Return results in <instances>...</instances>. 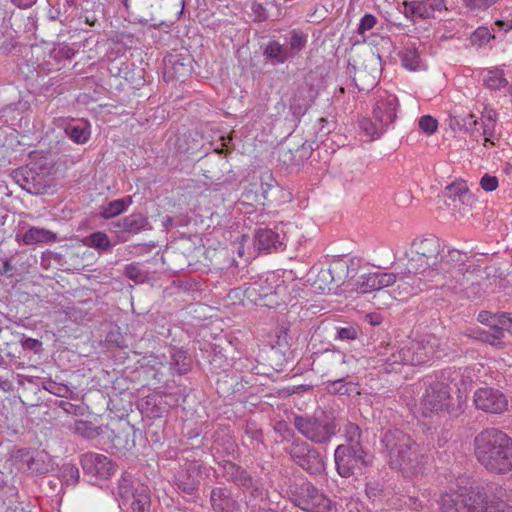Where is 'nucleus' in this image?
<instances>
[{
    "instance_id": "f257e3e1",
    "label": "nucleus",
    "mask_w": 512,
    "mask_h": 512,
    "mask_svg": "<svg viewBox=\"0 0 512 512\" xmlns=\"http://www.w3.org/2000/svg\"><path fill=\"white\" fill-rule=\"evenodd\" d=\"M381 443L391 469L406 478L423 474L429 461L428 451L408 433L398 428L389 429L383 433Z\"/></svg>"
},
{
    "instance_id": "f03ea898",
    "label": "nucleus",
    "mask_w": 512,
    "mask_h": 512,
    "mask_svg": "<svg viewBox=\"0 0 512 512\" xmlns=\"http://www.w3.org/2000/svg\"><path fill=\"white\" fill-rule=\"evenodd\" d=\"M474 455L487 471L507 474L512 471V438L497 428L479 432L473 442Z\"/></svg>"
},
{
    "instance_id": "7ed1b4c3",
    "label": "nucleus",
    "mask_w": 512,
    "mask_h": 512,
    "mask_svg": "<svg viewBox=\"0 0 512 512\" xmlns=\"http://www.w3.org/2000/svg\"><path fill=\"white\" fill-rule=\"evenodd\" d=\"M292 423L307 442L316 445H328L339 431L335 417L325 411L295 414Z\"/></svg>"
},
{
    "instance_id": "20e7f679",
    "label": "nucleus",
    "mask_w": 512,
    "mask_h": 512,
    "mask_svg": "<svg viewBox=\"0 0 512 512\" xmlns=\"http://www.w3.org/2000/svg\"><path fill=\"white\" fill-rule=\"evenodd\" d=\"M440 252L441 244L436 236L415 239L411 245L412 256L408 259L406 273L422 275L425 278L436 277Z\"/></svg>"
},
{
    "instance_id": "39448f33",
    "label": "nucleus",
    "mask_w": 512,
    "mask_h": 512,
    "mask_svg": "<svg viewBox=\"0 0 512 512\" xmlns=\"http://www.w3.org/2000/svg\"><path fill=\"white\" fill-rule=\"evenodd\" d=\"M398 98L384 91L378 95L373 108V120L364 118L359 122L360 130L370 140L378 139L394 124L397 118Z\"/></svg>"
},
{
    "instance_id": "423d86ee",
    "label": "nucleus",
    "mask_w": 512,
    "mask_h": 512,
    "mask_svg": "<svg viewBox=\"0 0 512 512\" xmlns=\"http://www.w3.org/2000/svg\"><path fill=\"white\" fill-rule=\"evenodd\" d=\"M465 398L458 395L454 400L450 395V388L443 382L432 383L427 389L422 400L425 411L432 413H447L452 417H458L465 411Z\"/></svg>"
},
{
    "instance_id": "0eeeda50",
    "label": "nucleus",
    "mask_w": 512,
    "mask_h": 512,
    "mask_svg": "<svg viewBox=\"0 0 512 512\" xmlns=\"http://www.w3.org/2000/svg\"><path fill=\"white\" fill-rule=\"evenodd\" d=\"M290 460L311 475H320L325 471L324 457L319 450L306 440H294L284 447Z\"/></svg>"
},
{
    "instance_id": "6e6552de",
    "label": "nucleus",
    "mask_w": 512,
    "mask_h": 512,
    "mask_svg": "<svg viewBox=\"0 0 512 512\" xmlns=\"http://www.w3.org/2000/svg\"><path fill=\"white\" fill-rule=\"evenodd\" d=\"M373 457L363 447L352 448L340 444L334 451V461L337 473L343 478H349L357 470L372 465Z\"/></svg>"
},
{
    "instance_id": "1a4fd4ad",
    "label": "nucleus",
    "mask_w": 512,
    "mask_h": 512,
    "mask_svg": "<svg viewBox=\"0 0 512 512\" xmlns=\"http://www.w3.org/2000/svg\"><path fill=\"white\" fill-rule=\"evenodd\" d=\"M349 267L343 261H336L329 267H312L308 274V282H311L315 292L329 293L344 283L348 276Z\"/></svg>"
},
{
    "instance_id": "9d476101",
    "label": "nucleus",
    "mask_w": 512,
    "mask_h": 512,
    "mask_svg": "<svg viewBox=\"0 0 512 512\" xmlns=\"http://www.w3.org/2000/svg\"><path fill=\"white\" fill-rule=\"evenodd\" d=\"M483 499V487L452 491L441 496L440 510L441 512H474Z\"/></svg>"
},
{
    "instance_id": "9b49d317",
    "label": "nucleus",
    "mask_w": 512,
    "mask_h": 512,
    "mask_svg": "<svg viewBox=\"0 0 512 512\" xmlns=\"http://www.w3.org/2000/svg\"><path fill=\"white\" fill-rule=\"evenodd\" d=\"M11 176L22 189L33 195L45 194L50 188L47 169L36 164L19 167L12 171Z\"/></svg>"
},
{
    "instance_id": "f8f14e48",
    "label": "nucleus",
    "mask_w": 512,
    "mask_h": 512,
    "mask_svg": "<svg viewBox=\"0 0 512 512\" xmlns=\"http://www.w3.org/2000/svg\"><path fill=\"white\" fill-rule=\"evenodd\" d=\"M292 500L296 506L308 512H330L332 501L310 482L296 487Z\"/></svg>"
},
{
    "instance_id": "ddd939ff",
    "label": "nucleus",
    "mask_w": 512,
    "mask_h": 512,
    "mask_svg": "<svg viewBox=\"0 0 512 512\" xmlns=\"http://www.w3.org/2000/svg\"><path fill=\"white\" fill-rule=\"evenodd\" d=\"M314 82V75L309 74L305 76L303 83L294 90L289 100V110L294 121H299L318 96V88Z\"/></svg>"
},
{
    "instance_id": "4468645a",
    "label": "nucleus",
    "mask_w": 512,
    "mask_h": 512,
    "mask_svg": "<svg viewBox=\"0 0 512 512\" xmlns=\"http://www.w3.org/2000/svg\"><path fill=\"white\" fill-rule=\"evenodd\" d=\"M351 360L352 356L348 357L341 351L325 350L313 360V365L318 371L323 372V376L348 377V364Z\"/></svg>"
},
{
    "instance_id": "2eb2a0df",
    "label": "nucleus",
    "mask_w": 512,
    "mask_h": 512,
    "mask_svg": "<svg viewBox=\"0 0 512 512\" xmlns=\"http://www.w3.org/2000/svg\"><path fill=\"white\" fill-rule=\"evenodd\" d=\"M113 231L118 234L121 242H126L131 236L153 229L149 219L141 212L132 213L112 223Z\"/></svg>"
},
{
    "instance_id": "dca6fc26",
    "label": "nucleus",
    "mask_w": 512,
    "mask_h": 512,
    "mask_svg": "<svg viewBox=\"0 0 512 512\" xmlns=\"http://www.w3.org/2000/svg\"><path fill=\"white\" fill-rule=\"evenodd\" d=\"M473 401L477 409L492 414H501L508 406L506 396L500 390L491 387L476 390Z\"/></svg>"
},
{
    "instance_id": "f3484780",
    "label": "nucleus",
    "mask_w": 512,
    "mask_h": 512,
    "mask_svg": "<svg viewBox=\"0 0 512 512\" xmlns=\"http://www.w3.org/2000/svg\"><path fill=\"white\" fill-rule=\"evenodd\" d=\"M480 273L479 266L470 265L464 268L454 269L447 274L443 273L441 276L430 278L436 282V285L446 288L454 293L464 291L466 284L471 280V276Z\"/></svg>"
},
{
    "instance_id": "a211bd4d",
    "label": "nucleus",
    "mask_w": 512,
    "mask_h": 512,
    "mask_svg": "<svg viewBox=\"0 0 512 512\" xmlns=\"http://www.w3.org/2000/svg\"><path fill=\"white\" fill-rule=\"evenodd\" d=\"M80 462L84 473L96 479H108L116 470L115 463L99 453H85L81 456Z\"/></svg>"
},
{
    "instance_id": "6ab92c4d",
    "label": "nucleus",
    "mask_w": 512,
    "mask_h": 512,
    "mask_svg": "<svg viewBox=\"0 0 512 512\" xmlns=\"http://www.w3.org/2000/svg\"><path fill=\"white\" fill-rule=\"evenodd\" d=\"M201 479V464L197 461L186 463L185 466L174 475V484L178 491L195 496L198 492Z\"/></svg>"
},
{
    "instance_id": "aec40b11",
    "label": "nucleus",
    "mask_w": 512,
    "mask_h": 512,
    "mask_svg": "<svg viewBox=\"0 0 512 512\" xmlns=\"http://www.w3.org/2000/svg\"><path fill=\"white\" fill-rule=\"evenodd\" d=\"M253 246L259 252L272 253L283 251V237L271 228H257L253 235Z\"/></svg>"
},
{
    "instance_id": "412c9836",
    "label": "nucleus",
    "mask_w": 512,
    "mask_h": 512,
    "mask_svg": "<svg viewBox=\"0 0 512 512\" xmlns=\"http://www.w3.org/2000/svg\"><path fill=\"white\" fill-rule=\"evenodd\" d=\"M218 464L221 467L222 476L228 482L234 483L242 490L252 486L253 477L240 465L229 460H223Z\"/></svg>"
},
{
    "instance_id": "4be33fe9",
    "label": "nucleus",
    "mask_w": 512,
    "mask_h": 512,
    "mask_svg": "<svg viewBox=\"0 0 512 512\" xmlns=\"http://www.w3.org/2000/svg\"><path fill=\"white\" fill-rule=\"evenodd\" d=\"M472 265L468 261L466 253H463L457 249H450L446 254L440 255L438 265H436L437 276H441L443 273L451 272L454 269L464 268Z\"/></svg>"
},
{
    "instance_id": "5701e85b",
    "label": "nucleus",
    "mask_w": 512,
    "mask_h": 512,
    "mask_svg": "<svg viewBox=\"0 0 512 512\" xmlns=\"http://www.w3.org/2000/svg\"><path fill=\"white\" fill-rule=\"evenodd\" d=\"M210 501L216 512H235L239 508L238 502L231 497L230 492L222 487L212 489Z\"/></svg>"
},
{
    "instance_id": "b1692460",
    "label": "nucleus",
    "mask_w": 512,
    "mask_h": 512,
    "mask_svg": "<svg viewBox=\"0 0 512 512\" xmlns=\"http://www.w3.org/2000/svg\"><path fill=\"white\" fill-rule=\"evenodd\" d=\"M404 15L411 21L415 18L430 19L434 17L428 0L404 1Z\"/></svg>"
},
{
    "instance_id": "393cba45",
    "label": "nucleus",
    "mask_w": 512,
    "mask_h": 512,
    "mask_svg": "<svg viewBox=\"0 0 512 512\" xmlns=\"http://www.w3.org/2000/svg\"><path fill=\"white\" fill-rule=\"evenodd\" d=\"M263 56L272 65L283 64L290 58L285 44H281L276 40H270L268 43L262 46Z\"/></svg>"
},
{
    "instance_id": "a878e982",
    "label": "nucleus",
    "mask_w": 512,
    "mask_h": 512,
    "mask_svg": "<svg viewBox=\"0 0 512 512\" xmlns=\"http://www.w3.org/2000/svg\"><path fill=\"white\" fill-rule=\"evenodd\" d=\"M57 240L56 233L45 229L32 226L21 236V241L25 245L51 243Z\"/></svg>"
},
{
    "instance_id": "bb28decb",
    "label": "nucleus",
    "mask_w": 512,
    "mask_h": 512,
    "mask_svg": "<svg viewBox=\"0 0 512 512\" xmlns=\"http://www.w3.org/2000/svg\"><path fill=\"white\" fill-rule=\"evenodd\" d=\"M190 70L189 59L181 55L170 56L165 66V73L176 79L185 78L189 75Z\"/></svg>"
},
{
    "instance_id": "cd10ccee",
    "label": "nucleus",
    "mask_w": 512,
    "mask_h": 512,
    "mask_svg": "<svg viewBox=\"0 0 512 512\" xmlns=\"http://www.w3.org/2000/svg\"><path fill=\"white\" fill-rule=\"evenodd\" d=\"M129 430L121 429L117 433L106 427L105 435L111 440L112 448L117 452L129 451L134 447V440L129 439Z\"/></svg>"
},
{
    "instance_id": "c85d7f7f",
    "label": "nucleus",
    "mask_w": 512,
    "mask_h": 512,
    "mask_svg": "<svg viewBox=\"0 0 512 512\" xmlns=\"http://www.w3.org/2000/svg\"><path fill=\"white\" fill-rule=\"evenodd\" d=\"M244 491H248V495L245 496L246 512L251 511V503L255 506H260L266 503L267 491L260 484L258 480H252V486L244 488Z\"/></svg>"
},
{
    "instance_id": "c756f323",
    "label": "nucleus",
    "mask_w": 512,
    "mask_h": 512,
    "mask_svg": "<svg viewBox=\"0 0 512 512\" xmlns=\"http://www.w3.org/2000/svg\"><path fill=\"white\" fill-rule=\"evenodd\" d=\"M307 43V36L299 30H292L285 37V48L290 56V58H294L296 55L302 51Z\"/></svg>"
},
{
    "instance_id": "7c9ffc66",
    "label": "nucleus",
    "mask_w": 512,
    "mask_h": 512,
    "mask_svg": "<svg viewBox=\"0 0 512 512\" xmlns=\"http://www.w3.org/2000/svg\"><path fill=\"white\" fill-rule=\"evenodd\" d=\"M150 504L151 500L148 488L138 484V491L131 497L127 505H129L132 512H150Z\"/></svg>"
},
{
    "instance_id": "2f4dec72",
    "label": "nucleus",
    "mask_w": 512,
    "mask_h": 512,
    "mask_svg": "<svg viewBox=\"0 0 512 512\" xmlns=\"http://www.w3.org/2000/svg\"><path fill=\"white\" fill-rule=\"evenodd\" d=\"M212 450L217 454L232 456L237 450V444L228 434L216 432Z\"/></svg>"
},
{
    "instance_id": "473e14b6",
    "label": "nucleus",
    "mask_w": 512,
    "mask_h": 512,
    "mask_svg": "<svg viewBox=\"0 0 512 512\" xmlns=\"http://www.w3.org/2000/svg\"><path fill=\"white\" fill-rule=\"evenodd\" d=\"M399 351L402 364L418 365L425 360L422 353V348L417 342H411L410 345L401 347Z\"/></svg>"
},
{
    "instance_id": "72a5a7b5",
    "label": "nucleus",
    "mask_w": 512,
    "mask_h": 512,
    "mask_svg": "<svg viewBox=\"0 0 512 512\" xmlns=\"http://www.w3.org/2000/svg\"><path fill=\"white\" fill-rule=\"evenodd\" d=\"M136 491H138V485L134 486L131 474L127 472L122 474L117 487V495L121 499L122 505L127 506Z\"/></svg>"
},
{
    "instance_id": "f704fd0d",
    "label": "nucleus",
    "mask_w": 512,
    "mask_h": 512,
    "mask_svg": "<svg viewBox=\"0 0 512 512\" xmlns=\"http://www.w3.org/2000/svg\"><path fill=\"white\" fill-rule=\"evenodd\" d=\"M281 289H284V287L280 285L273 286L268 282V279H266L265 281L260 280L253 282L248 288V292L250 295H258L260 299H267L278 295L281 292Z\"/></svg>"
},
{
    "instance_id": "c9c22d12",
    "label": "nucleus",
    "mask_w": 512,
    "mask_h": 512,
    "mask_svg": "<svg viewBox=\"0 0 512 512\" xmlns=\"http://www.w3.org/2000/svg\"><path fill=\"white\" fill-rule=\"evenodd\" d=\"M106 427L95 426L90 421L77 420L74 423V433L82 436L85 439H94L100 435L105 434Z\"/></svg>"
},
{
    "instance_id": "e433bc0d",
    "label": "nucleus",
    "mask_w": 512,
    "mask_h": 512,
    "mask_svg": "<svg viewBox=\"0 0 512 512\" xmlns=\"http://www.w3.org/2000/svg\"><path fill=\"white\" fill-rule=\"evenodd\" d=\"M170 369L179 375L187 374L191 370V358L186 351L178 349L172 353Z\"/></svg>"
},
{
    "instance_id": "4c0bfd02",
    "label": "nucleus",
    "mask_w": 512,
    "mask_h": 512,
    "mask_svg": "<svg viewBox=\"0 0 512 512\" xmlns=\"http://www.w3.org/2000/svg\"><path fill=\"white\" fill-rule=\"evenodd\" d=\"M131 202L132 200L130 196L127 198L110 201L106 206L102 208L99 215L103 219L114 218L126 211Z\"/></svg>"
},
{
    "instance_id": "58836bf2",
    "label": "nucleus",
    "mask_w": 512,
    "mask_h": 512,
    "mask_svg": "<svg viewBox=\"0 0 512 512\" xmlns=\"http://www.w3.org/2000/svg\"><path fill=\"white\" fill-rule=\"evenodd\" d=\"M483 81L484 86L490 90H499L508 85V80L505 78L503 70L499 68L488 70Z\"/></svg>"
},
{
    "instance_id": "ea45409f",
    "label": "nucleus",
    "mask_w": 512,
    "mask_h": 512,
    "mask_svg": "<svg viewBox=\"0 0 512 512\" xmlns=\"http://www.w3.org/2000/svg\"><path fill=\"white\" fill-rule=\"evenodd\" d=\"M477 338L499 349H502L505 346L503 341V327L491 329L489 331L479 330Z\"/></svg>"
},
{
    "instance_id": "a19ab883",
    "label": "nucleus",
    "mask_w": 512,
    "mask_h": 512,
    "mask_svg": "<svg viewBox=\"0 0 512 512\" xmlns=\"http://www.w3.org/2000/svg\"><path fill=\"white\" fill-rule=\"evenodd\" d=\"M474 512H512V508L502 501L489 499L488 492L484 488V499L477 505Z\"/></svg>"
},
{
    "instance_id": "79ce46f5",
    "label": "nucleus",
    "mask_w": 512,
    "mask_h": 512,
    "mask_svg": "<svg viewBox=\"0 0 512 512\" xmlns=\"http://www.w3.org/2000/svg\"><path fill=\"white\" fill-rule=\"evenodd\" d=\"M313 152L312 144L308 141L297 145L296 148H289L286 154H290L289 160L295 164L300 165L304 160L310 158Z\"/></svg>"
},
{
    "instance_id": "37998d69",
    "label": "nucleus",
    "mask_w": 512,
    "mask_h": 512,
    "mask_svg": "<svg viewBox=\"0 0 512 512\" xmlns=\"http://www.w3.org/2000/svg\"><path fill=\"white\" fill-rule=\"evenodd\" d=\"M65 134L75 143L84 144L90 138V131L84 125L69 123L66 125Z\"/></svg>"
},
{
    "instance_id": "c03bdc74",
    "label": "nucleus",
    "mask_w": 512,
    "mask_h": 512,
    "mask_svg": "<svg viewBox=\"0 0 512 512\" xmlns=\"http://www.w3.org/2000/svg\"><path fill=\"white\" fill-rule=\"evenodd\" d=\"M445 195L456 203H465L470 198L469 189L465 183H453L446 187Z\"/></svg>"
},
{
    "instance_id": "a18cd8bd",
    "label": "nucleus",
    "mask_w": 512,
    "mask_h": 512,
    "mask_svg": "<svg viewBox=\"0 0 512 512\" xmlns=\"http://www.w3.org/2000/svg\"><path fill=\"white\" fill-rule=\"evenodd\" d=\"M85 243L99 251L109 252L112 248L109 237L106 233L97 231L86 237Z\"/></svg>"
},
{
    "instance_id": "49530a36",
    "label": "nucleus",
    "mask_w": 512,
    "mask_h": 512,
    "mask_svg": "<svg viewBox=\"0 0 512 512\" xmlns=\"http://www.w3.org/2000/svg\"><path fill=\"white\" fill-rule=\"evenodd\" d=\"M400 57L405 68L415 71L420 67V55L415 45L406 46L400 53Z\"/></svg>"
},
{
    "instance_id": "de8ad7c7",
    "label": "nucleus",
    "mask_w": 512,
    "mask_h": 512,
    "mask_svg": "<svg viewBox=\"0 0 512 512\" xmlns=\"http://www.w3.org/2000/svg\"><path fill=\"white\" fill-rule=\"evenodd\" d=\"M123 274L135 284H142L148 280V271L142 269L141 264L138 262L127 264Z\"/></svg>"
},
{
    "instance_id": "09e8293b",
    "label": "nucleus",
    "mask_w": 512,
    "mask_h": 512,
    "mask_svg": "<svg viewBox=\"0 0 512 512\" xmlns=\"http://www.w3.org/2000/svg\"><path fill=\"white\" fill-rule=\"evenodd\" d=\"M347 377L333 376L326 382V391L332 395H347L350 393V385L345 381Z\"/></svg>"
},
{
    "instance_id": "8fccbe9b",
    "label": "nucleus",
    "mask_w": 512,
    "mask_h": 512,
    "mask_svg": "<svg viewBox=\"0 0 512 512\" xmlns=\"http://www.w3.org/2000/svg\"><path fill=\"white\" fill-rule=\"evenodd\" d=\"M344 437L348 442V447L358 448L362 446V431L360 427L352 422H348L344 427Z\"/></svg>"
},
{
    "instance_id": "3c124183",
    "label": "nucleus",
    "mask_w": 512,
    "mask_h": 512,
    "mask_svg": "<svg viewBox=\"0 0 512 512\" xmlns=\"http://www.w3.org/2000/svg\"><path fill=\"white\" fill-rule=\"evenodd\" d=\"M376 272L362 274L356 281V289L360 293H369L372 291H378Z\"/></svg>"
},
{
    "instance_id": "603ef678",
    "label": "nucleus",
    "mask_w": 512,
    "mask_h": 512,
    "mask_svg": "<svg viewBox=\"0 0 512 512\" xmlns=\"http://www.w3.org/2000/svg\"><path fill=\"white\" fill-rule=\"evenodd\" d=\"M42 387L49 393L61 398H68L73 393L67 385L58 383L51 378L43 380Z\"/></svg>"
},
{
    "instance_id": "864d4df0",
    "label": "nucleus",
    "mask_w": 512,
    "mask_h": 512,
    "mask_svg": "<svg viewBox=\"0 0 512 512\" xmlns=\"http://www.w3.org/2000/svg\"><path fill=\"white\" fill-rule=\"evenodd\" d=\"M274 431L281 437V441L287 442L288 445L290 443H294V440L300 439L296 436L294 430L289 426V424L284 420L277 421L275 423Z\"/></svg>"
},
{
    "instance_id": "5fc2aeb1",
    "label": "nucleus",
    "mask_w": 512,
    "mask_h": 512,
    "mask_svg": "<svg viewBox=\"0 0 512 512\" xmlns=\"http://www.w3.org/2000/svg\"><path fill=\"white\" fill-rule=\"evenodd\" d=\"M501 312H498V313H491V312H488V311H481L479 314H478V317H477V320L490 327V329H495V328H500V324H499V315H500Z\"/></svg>"
},
{
    "instance_id": "6e6d98bb",
    "label": "nucleus",
    "mask_w": 512,
    "mask_h": 512,
    "mask_svg": "<svg viewBox=\"0 0 512 512\" xmlns=\"http://www.w3.org/2000/svg\"><path fill=\"white\" fill-rule=\"evenodd\" d=\"M378 290L393 285L398 278L402 279L401 274L387 273V272H376Z\"/></svg>"
},
{
    "instance_id": "4d7b16f0",
    "label": "nucleus",
    "mask_w": 512,
    "mask_h": 512,
    "mask_svg": "<svg viewBox=\"0 0 512 512\" xmlns=\"http://www.w3.org/2000/svg\"><path fill=\"white\" fill-rule=\"evenodd\" d=\"M62 479L66 484H75L79 479V470L73 464H66L61 470Z\"/></svg>"
},
{
    "instance_id": "13d9d810",
    "label": "nucleus",
    "mask_w": 512,
    "mask_h": 512,
    "mask_svg": "<svg viewBox=\"0 0 512 512\" xmlns=\"http://www.w3.org/2000/svg\"><path fill=\"white\" fill-rule=\"evenodd\" d=\"M494 36L490 33L489 29L486 27H479L477 28L472 36L471 41L474 44H478L479 46L487 44L491 38Z\"/></svg>"
},
{
    "instance_id": "bf43d9fd",
    "label": "nucleus",
    "mask_w": 512,
    "mask_h": 512,
    "mask_svg": "<svg viewBox=\"0 0 512 512\" xmlns=\"http://www.w3.org/2000/svg\"><path fill=\"white\" fill-rule=\"evenodd\" d=\"M461 125L462 131L465 133H470L473 135L475 132L479 131L477 129L478 121L475 115L472 113L461 115Z\"/></svg>"
},
{
    "instance_id": "052dcab7",
    "label": "nucleus",
    "mask_w": 512,
    "mask_h": 512,
    "mask_svg": "<svg viewBox=\"0 0 512 512\" xmlns=\"http://www.w3.org/2000/svg\"><path fill=\"white\" fill-rule=\"evenodd\" d=\"M419 128L426 134L431 135L437 131L438 122L430 115L422 116L419 119Z\"/></svg>"
},
{
    "instance_id": "680f3d73",
    "label": "nucleus",
    "mask_w": 512,
    "mask_h": 512,
    "mask_svg": "<svg viewBox=\"0 0 512 512\" xmlns=\"http://www.w3.org/2000/svg\"><path fill=\"white\" fill-rule=\"evenodd\" d=\"M377 23V18L372 14H365L357 27V34L364 35L366 31L371 30Z\"/></svg>"
},
{
    "instance_id": "e2e57ef3",
    "label": "nucleus",
    "mask_w": 512,
    "mask_h": 512,
    "mask_svg": "<svg viewBox=\"0 0 512 512\" xmlns=\"http://www.w3.org/2000/svg\"><path fill=\"white\" fill-rule=\"evenodd\" d=\"M357 336H358V331L353 326L336 328L335 339H338L341 341H349V340L356 339Z\"/></svg>"
},
{
    "instance_id": "0e129e2a",
    "label": "nucleus",
    "mask_w": 512,
    "mask_h": 512,
    "mask_svg": "<svg viewBox=\"0 0 512 512\" xmlns=\"http://www.w3.org/2000/svg\"><path fill=\"white\" fill-rule=\"evenodd\" d=\"M495 121H496V113L492 110L488 111L487 114L484 115V120L482 121V126H483L482 135L493 136Z\"/></svg>"
},
{
    "instance_id": "69168bd1",
    "label": "nucleus",
    "mask_w": 512,
    "mask_h": 512,
    "mask_svg": "<svg viewBox=\"0 0 512 512\" xmlns=\"http://www.w3.org/2000/svg\"><path fill=\"white\" fill-rule=\"evenodd\" d=\"M471 278H473V276H471ZM464 291L467 292L468 297H480L485 292V288L479 281H474L473 279H471L468 282V284H466V288L464 289Z\"/></svg>"
},
{
    "instance_id": "338daca9",
    "label": "nucleus",
    "mask_w": 512,
    "mask_h": 512,
    "mask_svg": "<svg viewBox=\"0 0 512 512\" xmlns=\"http://www.w3.org/2000/svg\"><path fill=\"white\" fill-rule=\"evenodd\" d=\"M21 345L24 350H29L36 354L41 353L43 350L42 342L40 340L34 339V338H29V337L24 338L21 341Z\"/></svg>"
},
{
    "instance_id": "774afa93",
    "label": "nucleus",
    "mask_w": 512,
    "mask_h": 512,
    "mask_svg": "<svg viewBox=\"0 0 512 512\" xmlns=\"http://www.w3.org/2000/svg\"><path fill=\"white\" fill-rule=\"evenodd\" d=\"M480 186L487 192H492L498 187V178L490 174H485L480 180Z\"/></svg>"
}]
</instances>
